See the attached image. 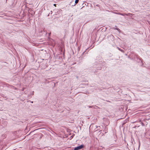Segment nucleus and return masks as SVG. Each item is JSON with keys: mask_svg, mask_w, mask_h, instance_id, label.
I'll return each instance as SVG.
<instances>
[{"mask_svg": "<svg viewBox=\"0 0 150 150\" xmlns=\"http://www.w3.org/2000/svg\"><path fill=\"white\" fill-rule=\"evenodd\" d=\"M79 0H76L75 1V5H76V4H77L78 3Z\"/></svg>", "mask_w": 150, "mask_h": 150, "instance_id": "5", "label": "nucleus"}, {"mask_svg": "<svg viewBox=\"0 0 150 150\" xmlns=\"http://www.w3.org/2000/svg\"><path fill=\"white\" fill-rule=\"evenodd\" d=\"M116 30H118V31H120V30L118 28H116L115 29Z\"/></svg>", "mask_w": 150, "mask_h": 150, "instance_id": "8", "label": "nucleus"}, {"mask_svg": "<svg viewBox=\"0 0 150 150\" xmlns=\"http://www.w3.org/2000/svg\"><path fill=\"white\" fill-rule=\"evenodd\" d=\"M115 14H117L120 15H122V16H125V14H124V13H120L115 12Z\"/></svg>", "mask_w": 150, "mask_h": 150, "instance_id": "2", "label": "nucleus"}, {"mask_svg": "<svg viewBox=\"0 0 150 150\" xmlns=\"http://www.w3.org/2000/svg\"><path fill=\"white\" fill-rule=\"evenodd\" d=\"M36 135H35V136ZM34 137H35V136H34Z\"/></svg>", "mask_w": 150, "mask_h": 150, "instance_id": "17", "label": "nucleus"}, {"mask_svg": "<svg viewBox=\"0 0 150 150\" xmlns=\"http://www.w3.org/2000/svg\"><path fill=\"white\" fill-rule=\"evenodd\" d=\"M141 124L143 126H144V124L142 122H141Z\"/></svg>", "mask_w": 150, "mask_h": 150, "instance_id": "7", "label": "nucleus"}, {"mask_svg": "<svg viewBox=\"0 0 150 150\" xmlns=\"http://www.w3.org/2000/svg\"><path fill=\"white\" fill-rule=\"evenodd\" d=\"M92 127H94V128H97L98 127L96 125H93V126H92Z\"/></svg>", "mask_w": 150, "mask_h": 150, "instance_id": "6", "label": "nucleus"}, {"mask_svg": "<svg viewBox=\"0 0 150 150\" xmlns=\"http://www.w3.org/2000/svg\"><path fill=\"white\" fill-rule=\"evenodd\" d=\"M97 130H98V129H96V130H95V131H97Z\"/></svg>", "mask_w": 150, "mask_h": 150, "instance_id": "16", "label": "nucleus"}, {"mask_svg": "<svg viewBox=\"0 0 150 150\" xmlns=\"http://www.w3.org/2000/svg\"><path fill=\"white\" fill-rule=\"evenodd\" d=\"M42 134L41 133H39L38 134V137L40 136V138H42Z\"/></svg>", "mask_w": 150, "mask_h": 150, "instance_id": "4", "label": "nucleus"}, {"mask_svg": "<svg viewBox=\"0 0 150 150\" xmlns=\"http://www.w3.org/2000/svg\"><path fill=\"white\" fill-rule=\"evenodd\" d=\"M83 147V145H81L80 146H78L77 147H75L74 149V150H79L81 149Z\"/></svg>", "mask_w": 150, "mask_h": 150, "instance_id": "1", "label": "nucleus"}, {"mask_svg": "<svg viewBox=\"0 0 150 150\" xmlns=\"http://www.w3.org/2000/svg\"><path fill=\"white\" fill-rule=\"evenodd\" d=\"M117 48H118V49L119 50H121V49H120V48H119V47H117Z\"/></svg>", "mask_w": 150, "mask_h": 150, "instance_id": "9", "label": "nucleus"}, {"mask_svg": "<svg viewBox=\"0 0 150 150\" xmlns=\"http://www.w3.org/2000/svg\"><path fill=\"white\" fill-rule=\"evenodd\" d=\"M124 14H125V15H126L127 16H129V15H134L133 14L131 13H124Z\"/></svg>", "mask_w": 150, "mask_h": 150, "instance_id": "3", "label": "nucleus"}, {"mask_svg": "<svg viewBox=\"0 0 150 150\" xmlns=\"http://www.w3.org/2000/svg\"><path fill=\"white\" fill-rule=\"evenodd\" d=\"M41 129V128H38V130H39V129Z\"/></svg>", "mask_w": 150, "mask_h": 150, "instance_id": "14", "label": "nucleus"}, {"mask_svg": "<svg viewBox=\"0 0 150 150\" xmlns=\"http://www.w3.org/2000/svg\"><path fill=\"white\" fill-rule=\"evenodd\" d=\"M92 106H89V108H92Z\"/></svg>", "mask_w": 150, "mask_h": 150, "instance_id": "12", "label": "nucleus"}, {"mask_svg": "<svg viewBox=\"0 0 150 150\" xmlns=\"http://www.w3.org/2000/svg\"><path fill=\"white\" fill-rule=\"evenodd\" d=\"M11 45V44H9V45Z\"/></svg>", "mask_w": 150, "mask_h": 150, "instance_id": "15", "label": "nucleus"}, {"mask_svg": "<svg viewBox=\"0 0 150 150\" xmlns=\"http://www.w3.org/2000/svg\"><path fill=\"white\" fill-rule=\"evenodd\" d=\"M120 51H121L122 52H123V50H121H121H120Z\"/></svg>", "mask_w": 150, "mask_h": 150, "instance_id": "11", "label": "nucleus"}, {"mask_svg": "<svg viewBox=\"0 0 150 150\" xmlns=\"http://www.w3.org/2000/svg\"><path fill=\"white\" fill-rule=\"evenodd\" d=\"M54 6H56V4H54Z\"/></svg>", "mask_w": 150, "mask_h": 150, "instance_id": "10", "label": "nucleus"}, {"mask_svg": "<svg viewBox=\"0 0 150 150\" xmlns=\"http://www.w3.org/2000/svg\"><path fill=\"white\" fill-rule=\"evenodd\" d=\"M29 8L28 7V8H27V10L28 11V10H29Z\"/></svg>", "mask_w": 150, "mask_h": 150, "instance_id": "13", "label": "nucleus"}]
</instances>
